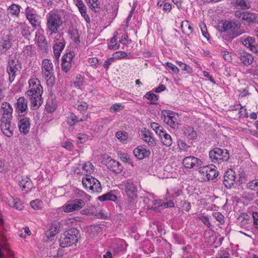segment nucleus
Segmentation results:
<instances>
[{
    "mask_svg": "<svg viewBox=\"0 0 258 258\" xmlns=\"http://www.w3.org/2000/svg\"><path fill=\"white\" fill-rule=\"evenodd\" d=\"M222 55L225 60L229 61L231 60V55L229 52L223 51L222 52Z\"/></svg>",
    "mask_w": 258,
    "mask_h": 258,
    "instance_id": "nucleus-62",
    "label": "nucleus"
},
{
    "mask_svg": "<svg viewBox=\"0 0 258 258\" xmlns=\"http://www.w3.org/2000/svg\"><path fill=\"white\" fill-rule=\"evenodd\" d=\"M37 43L41 50L45 51L47 49V43L44 36L43 35H40L38 36Z\"/></svg>",
    "mask_w": 258,
    "mask_h": 258,
    "instance_id": "nucleus-35",
    "label": "nucleus"
},
{
    "mask_svg": "<svg viewBox=\"0 0 258 258\" xmlns=\"http://www.w3.org/2000/svg\"><path fill=\"white\" fill-rule=\"evenodd\" d=\"M167 67L169 68L173 73H177L179 72L178 68L171 62H167L166 63Z\"/></svg>",
    "mask_w": 258,
    "mask_h": 258,
    "instance_id": "nucleus-59",
    "label": "nucleus"
},
{
    "mask_svg": "<svg viewBox=\"0 0 258 258\" xmlns=\"http://www.w3.org/2000/svg\"><path fill=\"white\" fill-rule=\"evenodd\" d=\"M73 57V53L70 52L64 54L62 57L61 68L62 70L66 73L68 72L70 70Z\"/></svg>",
    "mask_w": 258,
    "mask_h": 258,
    "instance_id": "nucleus-13",
    "label": "nucleus"
},
{
    "mask_svg": "<svg viewBox=\"0 0 258 258\" xmlns=\"http://www.w3.org/2000/svg\"><path fill=\"white\" fill-rule=\"evenodd\" d=\"M55 105L52 102H47L46 106L45 109L47 112L49 113L53 112L55 110Z\"/></svg>",
    "mask_w": 258,
    "mask_h": 258,
    "instance_id": "nucleus-47",
    "label": "nucleus"
},
{
    "mask_svg": "<svg viewBox=\"0 0 258 258\" xmlns=\"http://www.w3.org/2000/svg\"><path fill=\"white\" fill-rule=\"evenodd\" d=\"M18 126L21 133H23L24 135L28 133L30 127L29 118L27 117L21 118L18 122Z\"/></svg>",
    "mask_w": 258,
    "mask_h": 258,
    "instance_id": "nucleus-18",
    "label": "nucleus"
},
{
    "mask_svg": "<svg viewBox=\"0 0 258 258\" xmlns=\"http://www.w3.org/2000/svg\"><path fill=\"white\" fill-rule=\"evenodd\" d=\"M254 42V38L248 37L246 38L243 41V44L247 47H249L252 45Z\"/></svg>",
    "mask_w": 258,
    "mask_h": 258,
    "instance_id": "nucleus-50",
    "label": "nucleus"
},
{
    "mask_svg": "<svg viewBox=\"0 0 258 258\" xmlns=\"http://www.w3.org/2000/svg\"><path fill=\"white\" fill-rule=\"evenodd\" d=\"M178 117V115H174V116L164 115L163 116V120L171 127L177 130L179 128L180 125V123L177 119Z\"/></svg>",
    "mask_w": 258,
    "mask_h": 258,
    "instance_id": "nucleus-17",
    "label": "nucleus"
},
{
    "mask_svg": "<svg viewBox=\"0 0 258 258\" xmlns=\"http://www.w3.org/2000/svg\"><path fill=\"white\" fill-rule=\"evenodd\" d=\"M182 164L185 168L191 169L195 167H199L202 165L203 162L199 158L195 156H189L183 159Z\"/></svg>",
    "mask_w": 258,
    "mask_h": 258,
    "instance_id": "nucleus-11",
    "label": "nucleus"
},
{
    "mask_svg": "<svg viewBox=\"0 0 258 258\" xmlns=\"http://www.w3.org/2000/svg\"><path fill=\"white\" fill-rule=\"evenodd\" d=\"M28 83L29 89L25 92V95L29 98L33 109H37L43 103V88L40 81L35 78L30 79Z\"/></svg>",
    "mask_w": 258,
    "mask_h": 258,
    "instance_id": "nucleus-1",
    "label": "nucleus"
},
{
    "mask_svg": "<svg viewBox=\"0 0 258 258\" xmlns=\"http://www.w3.org/2000/svg\"><path fill=\"white\" fill-rule=\"evenodd\" d=\"M25 15L27 19L34 29H36L40 26L41 21L40 18L36 11L30 7H27L25 10Z\"/></svg>",
    "mask_w": 258,
    "mask_h": 258,
    "instance_id": "nucleus-8",
    "label": "nucleus"
},
{
    "mask_svg": "<svg viewBox=\"0 0 258 258\" xmlns=\"http://www.w3.org/2000/svg\"><path fill=\"white\" fill-rule=\"evenodd\" d=\"M8 203L10 207H13L17 210H21L23 207L20 200L14 199L13 197H11L8 200Z\"/></svg>",
    "mask_w": 258,
    "mask_h": 258,
    "instance_id": "nucleus-30",
    "label": "nucleus"
},
{
    "mask_svg": "<svg viewBox=\"0 0 258 258\" xmlns=\"http://www.w3.org/2000/svg\"><path fill=\"white\" fill-rule=\"evenodd\" d=\"M177 64L179 66V67L181 68V70L184 71H187L188 72H190L191 71V68L187 66L186 64L181 62V61H177Z\"/></svg>",
    "mask_w": 258,
    "mask_h": 258,
    "instance_id": "nucleus-57",
    "label": "nucleus"
},
{
    "mask_svg": "<svg viewBox=\"0 0 258 258\" xmlns=\"http://www.w3.org/2000/svg\"><path fill=\"white\" fill-rule=\"evenodd\" d=\"M216 166L214 165H210L209 171L208 172V181L214 180L218 175V172L215 169Z\"/></svg>",
    "mask_w": 258,
    "mask_h": 258,
    "instance_id": "nucleus-36",
    "label": "nucleus"
},
{
    "mask_svg": "<svg viewBox=\"0 0 258 258\" xmlns=\"http://www.w3.org/2000/svg\"><path fill=\"white\" fill-rule=\"evenodd\" d=\"M85 205V202L81 199H75L73 201L62 206V209L65 212H71L80 210Z\"/></svg>",
    "mask_w": 258,
    "mask_h": 258,
    "instance_id": "nucleus-10",
    "label": "nucleus"
},
{
    "mask_svg": "<svg viewBox=\"0 0 258 258\" xmlns=\"http://www.w3.org/2000/svg\"><path fill=\"white\" fill-rule=\"evenodd\" d=\"M240 28V24L239 22L229 21L223 24L224 32L227 33L230 39H233L244 32Z\"/></svg>",
    "mask_w": 258,
    "mask_h": 258,
    "instance_id": "nucleus-5",
    "label": "nucleus"
},
{
    "mask_svg": "<svg viewBox=\"0 0 258 258\" xmlns=\"http://www.w3.org/2000/svg\"><path fill=\"white\" fill-rule=\"evenodd\" d=\"M151 127L159 136L163 134L165 131L163 127L156 122L151 123Z\"/></svg>",
    "mask_w": 258,
    "mask_h": 258,
    "instance_id": "nucleus-39",
    "label": "nucleus"
},
{
    "mask_svg": "<svg viewBox=\"0 0 258 258\" xmlns=\"http://www.w3.org/2000/svg\"><path fill=\"white\" fill-rule=\"evenodd\" d=\"M199 219L207 227H210L211 226V224L209 222V219L208 217L204 216V215H201L199 217Z\"/></svg>",
    "mask_w": 258,
    "mask_h": 258,
    "instance_id": "nucleus-53",
    "label": "nucleus"
},
{
    "mask_svg": "<svg viewBox=\"0 0 258 258\" xmlns=\"http://www.w3.org/2000/svg\"><path fill=\"white\" fill-rule=\"evenodd\" d=\"M182 132L184 136L189 140L194 139L196 137L197 133L191 126H185L182 129Z\"/></svg>",
    "mask_w": 258,
    "mask_h": 258,
    "instance_id": "nucleus-25",
    "label": "nucleus"
},
{
    "mask_svg": "<svg viewBox=\"0 0 258 258\" xmlns=\"http://www.w3.org/2000/svg\"><path fill=\"white\" fill-rule=\"evenodd\" d=\"M94 178H87L82 180V183L84 187L86 188H89L90 190H92L94 192V185L95 184L94 181Z\"/></svg>",
    "mask_w": 258,
    "mask_h": 258,
    "instance_id": "nucleus-32",
    "label": "nucleus"
},
{
    "mask_svg": "<svg viewBox=\"0 0 258 258\" xmlns=\"http://www.w3.org/2000/svg\"><path fill=\"white\" fill-rule=\"evenodd\" d=\"M60 227V224L59 223L54 222L52 223L49 230L46 233L47 237L51 240V239L59 231Z\"/></svg>",
    "mask_w": 258,
    "mask_h": 258,
    "instance_id": "nucleus-23",
    "label": "nucleus"
},
{
    "mask_svg": "<svg viewBox=\"0 0 258 258\" xmlns=\"http://www.w3.org/2000/svg\"><path fill=\"white\" fill-rule=\"evenodd\" d=\"M246 187L251 190H255L258 189V179L249 181L246 185Z\"/></svg>",
    "mask_w": 258,
    "mask_h": 258,
    "instance_id": "nucleus-43",
    "label": "nucleus"
},
{
    "mask_svg": "<svg viewBox=\"0 0 258 258\" xmlns=\"http://www.w3.org/2000/svg\"><path fill=\"white\" fill-rule=\"evenodd\" d=\"M116 137L122 143H126L128 139V134L125 132H117L115 135Z\"/></svg>",
    "mask_w": 258,
    "mask_h": 258,
    "instance_id": "nucleus-38",
    "label": "nucleus"
},
{
    "mask_svg": "<svg viewBox=\"0 0 258 258\" xmlns=\"http://www.w3.org/2000/svg\"><path fill=\"white\" fill-rule=\"evenodd\" d=\"M235 179V172L233 170H228L224 176L223 184L227 188H230L234 184Z\"/></svg>",
    "mask_w": 258,
    "mask_h": 258,
    "instance_id": "nucleus-14",
    "label": "nucleus"
},
{
    "mask_svg": "<svg viewBox=\"0 0 258 258\" xmlns=\"http://www.w3.org/2000/svg\"><path fill=\"white\" fill-rule=\"evenodd\" d=\"M209 157L212 162L219 164L229 159V153L226 149L215 148L209 152Z\"/></svg>",
    "mask_w": 258,
    "mask_h": 258,
    "instance_id": "nucleus-7",
    "label": "nucleus"
},
{
    "mask_svg": "<svg viewBox=\"0 0 258 258\" xmlns=\"http://www.w3.org/2000/svg\"><path fill=\"white\" fill-rule=\"evenodd\" d=\"M86 119L87 117L85 116H84L81 118H79L74 113H71L68 117L67 122L70 125L72 126L78 122L83 121Z\"/></svg>",
    "mask_w": 258,
    "mask_h": 258,
    "instance_id": "nucleus-24",
    "label": "nucleus"
},
{
    "mask_svg": "<svg viewBox=\"0 0 258 258\" xmlns=\"http://www.w3.org/2000/svg\"><path fill=\"white\" fill-rule=\"evenodd\" d=\"M41 73L43 77L47 80H50L53 76V66L51 60L44 59L42 62Z\"/></svg>",
    "mask_w": 258,
    "mask_h": 258,
    "instance_id": "nucleus-9",
    "label": "nucleus"
},
{
    "mask_svg": "<svg viewBox=\"0 0 258 258\" xmlns=\"http://www.w3.org/2000/svg\"><path fill=\"white\" fill-rule=\"evenodd\" d=\"M135 156L138 159L142 160L144 158L149 157L150 155V152L147 150L143 146H139L135 148L133 151Z\"/></svg>",
    "mask_w": 258,
    "mask_h": 258,
    "instance_id": "nucleus-20",
    "label": "nucleus"
},
{
    "mask_svg": "<svg viewBox=\"0 0 258 258\" xmlns=\"http://www.w3.org/2000/svg\"><path fill=\"white\" fill-rule=\"evenodd\" d=\"M88 63L90 67H92L95 68L96 65L97 64V57H94L92 58H90L88 60Z\"/></svg>",
    "mask_w": 258,
    "mask_h": 258,
    "instance_id": "nucleus-61",
    "label": "nucleus"
},
{
    "mask_svg": "<svg viewBox=\"0 0 258 258\" xmlns=\"http://www.w3.org/2000/svg\"><path fill=\"white\" fill-rule=\"evenodd\" d=\"M83 78L81 75L77 76L76 81L74 82V85L76 87L81 88L83 85Z\"/></svg>",
    "mask_w": 258,
    "mask_h": 258,
    "instance_id": "nucleus-49",
    "label": "nucleus"
},
{
    "mask_svg": "<svg viewBox=\"0 0 258 258\" xmlns=\"http://www.w3.org/2000/svg\"><path fill=\"white\" fill-rule=\"evenodd\" d=\"M12 41L11 39L8 37L6 39H3L2 42V46L5 52H6L12 46Z\"/></svg>",
    "mask_w": 258,
    "mask_h": 258,
    "instance_id": "nucleus-40",
    "label": "nucleus"
},
{
    "mask_svg": "<svg viewBox=\"0 0 258 258\" xmlns=\"http://www.w3.org/2000/svg\"><path fill=\"white\" fill-rule=\"evenodd\" d=\"M98 200L101 202H104L106 201L115 202L117 200V197L115 195L111 192H108L98 197Z\"/></svg>",
    "mask_w": 258,
    "mask_h": 258,
    "instance_id": "nucleus-33",
    "label": "nucleus"
},
{
    "mask_svg": "<svg viewBox=\"0 0 258 258\" xmlns=\"http://www.w3.org/2000/svg\"><path fill=\"white\" fill-rule=\"evenodd\" d=\"M87 2L89 7L96 12V8L97 7V0H87Z\"/></svg>",
    "mask_w": 258,
    "mask_h": 258,
    "instance_id": "nucleus-56",
    "label": "nucleus"
},
{
    "mask_svg": "<svg viewBox=\"0 0 258 258\" xmlns=\"http://www.w3.org/2000/svg\"><path fill=\"white\" fill-rule=\"evenodd\" d=\"M127 53L124 51H119L116 52L114 54V58H123L127 56Z\"/></svg>",
    "mask_w": 258,
    "mask_h": 258,
    "instance_id": "nucleus-54",
    "label": "nucleus"
},
{
    "mask_svg": "<svg viewBox=\"0 0 258 258\" xmlns=\"http://www.w3.org/2000/svg\"><path fill=\"white\" fill-rule=\"evenodd\" d=\"M62 146L67 150H71L73 148V145L70 142H66L62 143Z\"/></svg>",
    "mask_w": 258,
    "mask_h": 258,
    "instance_id": "nucleus-60",
    "label": "nucleus"
},
{
    "mask_svg": "<svg viewBox=\"0 0 258 258\" xmlns=\"http://www.w3.org/2000/svg\"><path fill=\"white\" fill-rule=\"evenodd\" d=\"M20 6L14 4L9 7L8 11L11 15L18 16L20 12Z\"/></svg>",
    "mask_w": 258,
    "mask_h": 258,
    "instance_id": "nucleus-37",
    "label": "nucleus"
},
{
    "mask_svg": "<svg viewBox=\"0 0 258 258\" xmlns=\"http://www.w3.org/2000/svg\"><path fill=\"white\" fill-rule=\"evenodd\" d=\"M64 42H56L53 46V53L56 58H58L60 56V53L64 47Z\"/></svg>",
    "mask_w": 258,
    "mask_h": 258,
    "instance_id": "nucleus-28",
    "label": "nucleus"
},
{
    "mask_svg": "<svg viewBox=\"0 0 258 258\" xmlns=\"http://www.w3.org/2000/svg\"><path fill=\"white\" fill-rule=\"evenodd\" d=\"M19 185L23 190L26 191H29L32 186V183L30 179L27 177L22 178L19 181Z\"/></svg>",
    "mask_w": 258,
    "mask_h": 258,
    "instance_id": "nucleus-26",
    "label": "nucleus"
},
{
    "mask_svg": "<svg viewBox=\"0 0 258 258\" xmlns=\"http://www.w3.org/2000/svg\"><path fill=\"white\" fill-rule=\"evenodd\" d=\"M75 107L80 111H84L87 109L88 104L85 102H79L76 103Z\"/></svg>",
    "mask_w": 258,
    "mask_h": 258,
    "instance_id": "nucleus-45",
    "label": "nucleus"
},
{
    "mask_svg": "<svg viewBox=\"0 0 258 258\" xmlns=\"http://www.w3.org/2000/svg\"><path fill=\"white\" fill-rule=\"evenodd\" d=\"M125 191L128 197L133 199L137 196L138 183L128 180L124 183Z\"/></svg>",
    "mask_w": 258,
    "mask_h": 258,
    "instance_id": "nucleus-12",
    "label": "nucleus"
},
{
    "mask_svg": "<svg viewBox=\"0 0 258 258\" xmlns=\"http://www.w3.org/2000/svg\"><path fill=\"white\" fill-rule=\"evenodd\" d=\"M145 96L148 100L150 101V103L152 104H156V101L158 99V96L151 92L147 93Z\"/></svg>",
    "mask_w": 258,
    "mask_h": 258,
    "instance_id": "nucleus-42",
    "label": "nucleus"
},
{
    "mask_svg": "<svg viewBox=\"0 0 258 258\" xmlns=\"http://www.w3.org/2000/svg\"><path fill=\"white\" fill-rule=\"evenodd\" d=\"M46 31L49 36L57 33L63 23L61 16L57 12L50 11L46 16Z\"/></svg>",
    "mask_w": 258,
    "mask_h": 258,
    "instance_id": "nucleus-3",
    "label": "nucleus"
},
{
    "mask_svg": "<svg viewBox=\"0 0 258 258\" xmlns=\"http://www.w3.org/2000/svg\"><path fill=\"white\" fill-rule=\"evenodd\" d=\"M230 256V254L228 250H223L220 251V252L218 253V256L217 258H229Z\"/></svg>",
    "mask_w": 258,
    "mask_h": 258,
    "instance_id": "nucleus-55",
    "label": "nucleus"
},
{
    "mask_svg": "<svg viewBox=\"0 0 258 258\" xmlns=\"http://www.w3.org/2000/svg\"><path fill=\"white\" fill-rule=\"evenodd\" d=\"M182 207L183 209L186 212H188L191 208L190 203L188 202H185L183 203Z\"/></svg>",
    "mask_w": 258,
    "mask_h": 258,
    "instance_id": "nucleus-64",
    "label": "nucleus"
},
{
    "mask_svg": "<svg viewBox=\"0 0 258 258\" xmlns=\"http://www.w3.org/2000/svg\"><path fill=\"white\" fill-rule=\"evenodd\" d=\"M28 102L24 97L19 98L15 104L16 111L18 113L25 114L28 111Z\"/></svg>",
    "mask_w": 258,
    "mask_h": 258,
    "instance_id": "nucleus-15",
    "label": "nucleus"
},
{
    "mask_svg": "<svg viewBox=\"0 0 258 258\" xmlns=\"http://www.w3.org/2000/svg\"><path fill=\"white\" fill-rule=\"evenodd\" d=\"M236 4L237 6H240L243 9H247L249 8V6L246 4L244 0H237Z\"/></svg>",
    "mask_w": 258,
    "mask_h": 258,
    "instance_id": "nucleus-52",
    "label": "nucleus"
},
{
    "mask_svg": "<svg viewBox=\"0 0 258 258\" xmlns=\"http://www.w3.org/2000/svg\"><path fill=\"white\" fill-rule=\"evenodd\" d=\"M113 59V58L110 57L109 58H107L104 62V63L103 64V67L105 69H107L109 66L111 64L112 60Z\"/></svg>",
    "mask_w": 258,
    "mask_h": 258,
    "instance_id": "nucleus-63",
    "label": "nucleus"
},
{
    "mask_svg": "<svg viewBox=\"0 0 258 258\" xmlns=\"http://www.w3.org/2000/svg\"><path fill=\"white\" fill-rule=\"evenodd\" d=\"M141 134L144 140L147 142L150 146H154L155 145V140L151 136V133L146 128H143L141 131Z\"/></svg>",
    "mask_w": 258,
    "mask_h": 258,
    "instance_id": "nucleus-21",
    "label": "nucleus"
},
{
    "mask_svg": "<svg viewBox=\"0 0 258 258\" xmlns=\"http://www.w3.org/2000/svg\"><path fill=\"white\" fill-rule=\"evenodd\" d=\"M83 170L84 171L83 173L87 175L88 174H91L93 172V166L90 162L86 163L82 166Z\"/></svg>",
    "mask_w": 258,
    "mask_h": 258,
    "instance_id": "nucleus-41",
    "label": "nucleus"
},
{
    "mask_svg": "<svg viewBox=\"0 0 258 258\" xmlns=\"http://www.w3.org/2000/svg\"><path fill=\"white\" fill-rule=\"evenodd\" d=\"M213 216L221 224L224 223V217L219 212H214L212 214Z\"/></svg>",
    "mask_w": 258,
    "mask_h": 258,
    "instance_id": "nucleus-48",
    "label": "nucleus"
},
{
    "mask_svg": "<svg viewBox=\"0 0 258 258\" xmlns=\"http://www.w3.org/2000/svg\"><path fill=\"white\" fill-rule=\"evenodd\" d=\"M239 57L241 62L246 66L250 65L253 60L252 55L244 51H241L240 52Z\"/></svg>",
    "mask_w": 258,
    "mask_h": 258,
    "instance_id": "nucleus-22",
    "label": "nucleus"
},
{
    "mask_svg": "<svg viewBox=\"0 0 258 258\" xmlns=\"http://www.w3.org/2000/svg\"><path fill=\"white\" fill-rule=\"evenodd\" d=\"M108 162L104 163L107 168L115 173H120L122 170V167L121 164L113 159H111L109 156H106Z\"/></svg>",
    "mask_w": 258,
    "mask_h": 258,
    "instance_id": "nucleus-16",
    "label": "nucleus"
},
{
    "mask_svg": "<svg viewBox=\"0 0 258 258\" xmlns=\"http://www.w3.org/2000/svg\"><path fill=\"white\" fill-rule=\"evenodd\" d=\"M31 206L35 210H38L42 207V202L39 200H36L30 203Z\"/></svg>",
    "mask_w": 258,
    "mask_h": 258,
    "instance_id": "nucleus-46",
    "label": "nucleus"
},
{
    "mask_svg": "<svg viewBox=\"0 0 258 258\" xmlns=\"http://www.w3.org/2000/svg\"><path fill=\"white\" fill-rule=\"evenodd\" d=\"M242 20L249 24L254 23L256 20L255 15L252 13L245 12L242 16Z\"/></svg>",
    "mask_w": 258,
    "mask_h": 258,
    "instance_id": "nucleus-34",
    "label": "nucleus"
},
{
    "mask_svg": "<svg viewBox=\"0 0 258 258\" xmlns=\"http://www.w3.org/2000/svg\"><path fill=\"white\" fill-rule=\"evenodd\" d=\"M209 166L210 165L198 167V172L201 176V179L202 181H208Z\"/></svg>",
    "mask_w": 258,
    "mask_h": 258,
    "instance_id": "nucleus-29",
    "label": "nucleus"
},
{
    "mask_svg": "<svg viewBox=\"0 0 258 258\" xmlns=\"http://www.w3.org/2000/svg\"><path fill=\"white\" fill-rule=\"evenodd\" d=\"M252 217L253 218V226L254 228L258 229V212H253Z\"/></svg>",
    "mask_w": 258,
    "mask_h": 258,
    "instance_id": "nucleus-58",
    "label": "nucleus"
},
{
    "mask_svg": "<svg viewBox=\"0 0 258 258\" xmlns=\"http://www.w3.org/2000/svg\"><path fill=\"white\" fill-rule=\"evenodd\" d=\"M81 15L84 18L87 23H90V19L89 16L86 14V7L85 5L78 7Z\"/></svg>",
    "mask_w": 258,
    "mask_h": 258,
    "instance_id": "nucleus-44",
    "label": "nucleus"
},
{
    "mask_svg": "<svg viewBox=\"0 0 258 258\" xmlns=\"http://www.w3.org/2000/svg\"><path fill=\"white\" fill-rule=\"evenodd\" d=\"M77 230L70 229L65 231L60 236L59 245L61 247H67L71 246L77 242L78 238L77 236Z\"/></svg>",
    "mask_w": 258,
    "mask_h": 258,
    "instance_id": "nucleus-4",
    "label": "nucleus"
},
{
    "mask_svg": "<svg viewBox=\"0 0 258 258\" xmlns=\"http://www.w3.org/2000/svg\"><path fill=\"white\" fill-rule=\"evenodd\" d=\"M159 137L161 138L162 143L166 147H170L172 145V140L171 137L165 131Z\"/></svg>",
    "mask_w": 258,
    "mask_h": 258,
    "instance_id": "nucleus-31",
    "label": "nucleus"
},
{
    "mask_svg": "<svg viewBox=\"0 0 258 258\" xmlns=\"http://www.w3.org/2000/svg\"><path fill=\"white\" fill-rule=\"evenodd\" d=\"M13 254L12 251L10 249L9 245L7 244L4 238L0 239V258H6V255H11Z\"/></svg>",
    "mask_w": 258,
    "mask_h": 258,
    "instance_id": "nucleus-19",
    "label": "nucleus"
},
{
    "mask_svg": "<svg viewBox=\"0 0 258 258\" xmlns=\"http://www.w3.org/2000/svg\"><path fill=\"white\" fill-rule=\"evenodd\" d=\"M199 26L200 27L203 35L206 38L208 39L209 35L208 33L206 25L204 23H202L200 24Z\"/></svg>",
    "mask_w": 258,
    "mask_h": 258,
    "instance_id": "nucleus-51",
    "label": "nucleus"
},
{
    "mask_svg": "<svg viewBox=\"0 0 258 258\" xmlns=\"http://www.w3.org/2000/svg\"><path fill=\"white\" fill-rule=\"evenodd\" d=\"M13 108L9 103L4 102L1 105L0 112L2 114L1 118V128L3 134L8 137L12 136L13 127L11 125L12 119Z\"/></svg>",
    "mask_w": 258,
    "mask_h": 258,
    "instance_id": "nucleus-2",
    "label": "nucleus"
},
{
    "mask_svg": "<svg viewBox=\"0 0 258 258\" xmlns=\"http://www.w3.org/2000/svg\"><path fill=\"white\" fill-rule=\"evenodd\" d=\"M21 68L19 61L16 57L9 58L6 71L8 74L9 80L10 83H12L14 81L16 76L19 73Z\"/></svg>",
    "mask_w": 258,
    "mask_h": 258,
    "instance_id": "nucleus-6",
    "label": "nucleus"
},
{
    "mask_svg": "<svg viewBox=\"0 0 258 258\" xmlns=\"http://www.w3.org/2000/svg\"><path fill=\"white\" fill-rule=\"evenodd\" d=\"M181 29L183 33L187 35H189L193 31V28L189 24L188 21H183L181 25Z\"/></svg>",
    "mask_w": 258,
    "mask_h": 258,
    "instance_id": "nucleus-27",
    "label": "nucleus"
}]
</instances>
